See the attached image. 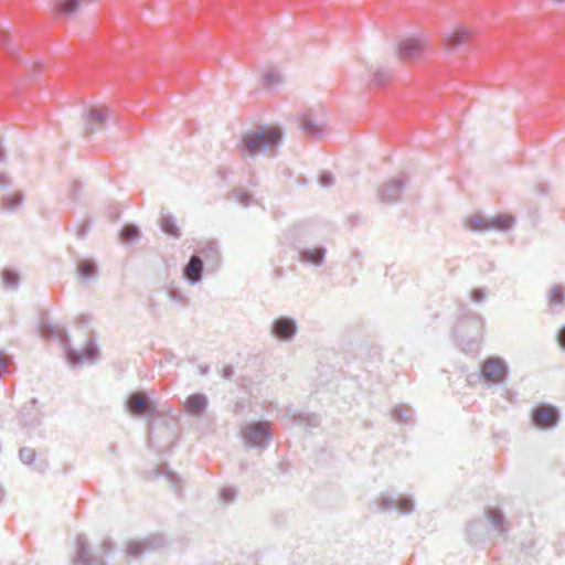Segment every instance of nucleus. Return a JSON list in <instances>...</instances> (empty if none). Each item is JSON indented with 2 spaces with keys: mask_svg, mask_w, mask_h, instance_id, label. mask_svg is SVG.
<instances>
[{
  "mask_svg": "<svg viewBox=\"0 0 565 565\" xmlns=\"http://www.w3.org/2000/svg\"><path fill=\"white\" fill-rule=\"evenodd\" d=\"M274 333L280 339H289L296 333V324L294 320L280 318L275 322Z\"/></svg>",
  "mask_w": 565,
  "mask_h": 565,
  "instance_id": "1a4fd4ad",
  "label": "nucleus"
},
{
  "mask_svg": "<svg viewBox=\"0 0 565 565\" xmlns=\"http://www.w3.org/2000/svg\"><path fill=\"white\" fill-rule=\"evenodd\" d=\"M41 332L44 337H49L51 334H56L57 337L63 335V332L60 329L50 326H43Z\"/></svg>",
  "mask_w": 565,
  "mask_h": 565,
  "instance_id": "c85d7f7f",
  "label": "nucleus"
},
{
  "mask_svg": "<svg viewBox=\"0 0 565 565\" xmlns=\"http://www.w3.org/2000/svg\"><path fill=\"white\" fill-rule=\"evenodd\" d=\"M477 34V31L467 25H457L444 34L443 43L446 47H457L468 43Z\"/></svg>",
  "mask_w": 565,
  "mask_h": 565,
  "instance_id": "7ed1b4c3",
  "label": "nucleus"
},
{
  "mask_svg": "<svg viewBox=\"0 0 565 565\" xmlns=\"http://www.w3.org/2000/svg\"><path fill=\"white\" fill-rule=\"evenodd\" d=\"M404 184L405 180L403 178H395L388 181L381 191L382 201L390 202L398 199Z\"/></svg>",
  "mask_w": 565,
  "mask_h": 565,
  "instance_id": "0eeeda50",
  "label": "nucleus"
},
{
  "mask_svg": "<svg viewBox=\"0 0 565 565\" xmlns=\"http://www.w3.org/2000/svg\"><path fill=\"white\" fill-rule=\"evenodd\" d=\"M507 373V365L500 359H488L483 364L482 374L491 382H502L505 379Z\"/></svg>",
  "mask_w": 565,
  "mask_h": 565,
  "instance_id": "39448f33",
  "label": "nucleus"
},
{
  "mask_svg": "<svg viewBox=\"0 0 565 565\" xmlns=\"http://www.w3.org/2000/svg\"><path fill=\"white\" fill-rule=\"evenodd\" d=\"M558 342H559L561 347L565 349V327L562 328L558 333Z\"/></svg>",
  "mask_w": 565,
  "mask_h": 565,
  "instance_id": "72a5a7b5",
  "label": "nucleus"
},
{
  "mask_svg": "<svg viewBox=\"0 0 565 565\" xmlns=\"http://www.w3.org/2000/svg\"><path fill=\"white\" fill-rule=\"evenodd\" d=\"M401 509L403 511H409L412 509V502L409 500H402L401 501Z\"/></svg>",
  "mask_w": 565,
  "mask_h": 565,
  "instance_id": "f704fd0d",
  "label": "nucleus"
},
{
  "mask_svg": "<svg viewBox=\"0 0 565 565\" xmlns=\"http://www.w3.org/2000/svg\"><path fill=\"white\" fill-rule=\"evenodd\" d=\"M301 255L305 260L311 262L316 265H319L322 263L324 253L322 249L316 248V249L305 250V252H302Z\"/></svg>",
  "mask_w": 565,
  "mask_h": 565,
  "instance_id": "4be33fe9",
  "label": "nucleus"
},
{
  "mask_svg": "<svg viewBox=\"0 0 565 565\" xmlns=\"http://www.w3.org/2000/svg\"><path fill=\"white\" fill-rule=\"evenodd\" d=\"M302 128L311 136H318L321 132V128L318 125L312 124L307 116L302 118Z\"/></svg>",
  "mask_w": 565,
  "mask_h": 565,
  "instance_id": "393cba45",
  "label": "nucleus"
},
{
  "mask_svg": "<svg viewBox=\"0 0 565 565\" xmlns=\"http://www.w3.org/2000/svg\"><path fill=\"white\" fill-rule=\"evenodd\" d=\"M281 137L282 134L278 127H262L258 130L245 134L237 148L243 157L255 156L276 148L280 143Z\"/></svg>",
  "mask_w": 565,
  "mask_h": 565,
  "instance_id": "f257e3e1",
  "label": "nucleus"
},
{
  "mask_svg": "<svg viewBox=\"0 0 565 565\" xmlns=\"http://www.w3.org/2000/svg\"><path fill=\"white\" fill-rule=\"evenodd\" d=\"M203 263L200 257L192 256L184 269L185 277L191 282H198L202 277Z\"/></svg>",
  "mask_w": 565,
  "mask_h": 565,
  "instance_id": "9d476101",
  "label": "nucleus"
},
{
  "mask_svg": "<svg viewBox=\"0 0 565 565\" xmlns=\"http://www.w3.org/2000/svg\"><path fill=\"white\" fill-rule=\"evenodd\" d=\"M425 49V43L418 38H407L399 42L398 54L402 58L418 56Z\"/></svg>",
  "mask_w": 565,
  "mask_h": 565,
  "instance_id": "423d86ee",
  "label": "nucleus"
},
{
  "mask_svg": "<svg viewBox=\"0 0 565 565\" xmlns=\"http://www.w3.org/2000/svg\"><path fill=\"white\" fill-rule=\"evenodd\" d=\"M558 417L557 409L551 405L537 406L532 413L533 424L543 429L555 426Z\"/></svg>",
  "mask_w": 565,
  "mask_h": 565,
  "instance_id": "20e7f679",
  "label": "nucleus"
},
{
  "mask_svg": "<svg viewBox=\"0 0 565 565\" xmlns=\"http://www.w3.org/2000/svg\"><path fill=\"white\" fill-rule=\"evenodd\" d=\"M514 218L511 215H499L490 221V228L508 230L512 226Z\"/></svg>",
  "mask_w": 565,
  "mask_h": 565,
  "instance_id": "6ab92c4d",
  "label": "nucleus"
},
{
  "mask_svg": "<svg viewBox=\"0 0 565 565\" xmlns=\"http://www.w3.org/2000/svg\"><path fill=\"white\" fill-rule=\"evenodd\" d=\"M206 406V398L202 394L190 395L184 404V409L189 414L198 415L204 411Z\"/></svg>",
  "mask_w": 565,
  "mask_h": 565,
  "instance_id": "9b49d317",
  "label": "nucleus"
},
{
  "mask_svg": "<svg viewBox=\"0 0 565 565\" xmlns=\"http://www.w3.org/2000/svg\"><path fill=\"white\" fill-rule=\"evenodd\" d=\"M242 437L249 446H263L271 437L270 425L267 422L248 424L244 427Z\"/></svg>",
  "mask_w": 565,
  "mask_h": 565,
  "instance_id": "f03ea898",
  "label": "nucleus"
},
{
  "mask_svg": "<svg viewBox=\"0 0 565 565\" xmlns=\"http://www.w3.org/2000/svg\"><path fill=\"white\" fill-rule=\"evenodd\" d=\"M320 182H321L322 185L328 186V185L332 184L333 178H332V175L330 173H323L320 177Z\"/></svg>",
  "mask_w": 565,
  "mask_h": 565,
  "instance_id": "7c9ffc66",
  "label": "nucleus"
},
{
  "mask_svg": "<svg viewBox=\"0 0 565 565\" xmlns=\"http://www.w3.org/2000/svg\"><path fill=\"white\" fill-rule=\"evenodd\" d=\"M128 409L134 415H141L151 412L152 407L148 404L145 395L135 393L128 399Z\"/></svg>",
  "mask_w": 565,
  "mask_h": 565,
  "instance_id": "6e6552de",
  "label": "nucleus"
},
{
  "mask_svg": "<svg viewBox=\"0 0 565 565\" xmlns=\"http://www.w3.org/2000/svg\"><path fill=\"white\" fill-rule=\"evenodd\" d=\"M96 354H97V348L94 343L90 342L86 345L85 352L79 353V354L70 352L68 359L72 363H78L84 360H93L96 356Z\"/></svg>",
  "mask_w": 565,
  "mask_h": 565,
  "instance_id": "2eb2a0df",
  "label": "nucleus"
},
{
  "mask_svg": "<svg viewBox=\"0 0 565 565\" xmlns=\"http://www.w3.org/2000/svg\"><path fill=\"white\" fill-rule=\"evenodd\" d=\"M78 271L82 276L84 277H88L90 275L94 274L95 271V266L94 264L89 263V262H83L79 264L78 266Z\"/></svg>",
  "mask_w": 565,
  "mask_h": 565,
  "instance_id": "bb28decb",
  "label": "nucleus"
},
{
  "mask_svg": "<svg viewBox=\"0 0 565 565\" xmlns=\"http://www.w3.org/2000/svg\"><path fill=\"white\" fill-rule=\"evenodd\" d=\"M10 360L0 352V376L9 372Z\"/></svg>",
  "mask_w": 565,
  "mask_h": 565,
  "instance_id": "cd10ccee",
  "label": "nucleus"
},
{
  "mask_svg": "<svg viewBox=\"0 0 565 565\" xmlns=\"http://www.w3.org/2000/svg\"><path fill=\"white\" fill-rule=\"evenodd\" d=\"M8 184H9V178L6 174L0 173V188L6 186Z\"/></svg>",
  "mask_w": 565,
  "mask_h": 565,
  "instance_id": "c9c22d12",
  "label": "nucleus"
},
{
  "mask_svg": "<svg viewBox=\"0 0 565 565\" xmlns=\"http://www.w3.org/2000/svg\"><path fill=\"white\" fill-rule=\"evenodd\" d=\"M85 0H54L53 10L61 14H72L78 10Z\"/></svg>",
  "mask_w": 565,
  "mask_h": 565,
  "instance_id": "f8f14e48",
  "label": "nucleus"
},
{
  "mask_svg": "<svg viewBox=\"0 0 565 565\" xmlns=\"http://www.w3.org/2000/svg\"><path fill=\"white\" fill-rule=\"evenodd\" d=\"M488 519L492 523V525L498 529L501 532L507 531V525L504 521L503 514L500 512V510L495 508H491L488 510Z\"/></svg>",
  "mask_w": 565,
  "mask_h": 565,
  "instance_id": "dca6fc26",
  "label": "nucleus"
},
{
  "mask_svg": "<svg viewBox=\"0 0 565 565\" xmlns=\"http://www.w3.org/2000/svg\"><path fill=\"white\" fill-rule=\"evenodd\" d=\"M2 279L6 286L15 287L18 285V274L11 270H7L2 275Z\"/></svg>",
  "mask_w": 565,
  "mask_h": 565,
  "instance_id": "a878e982",
  "label": "nucleus"
},
{
  "mask_svg": "<svg viewBox=\"0 0 565 565\" xmlns=\"http://www.w3.org/2000/svg\"><path fill=\"white\" fill-rule=\"evenodd\" d=\"M490 222L484 221L481 216H473L467 220V226L473 231H483L490 228Z\"/></svg>",
  "mask_w": 565,
  "mask_h": 565,
  "instance_id": "5701e85b",
  "label": "nucleus"
},
{
  "mask_svg": "<svg viewBox=\"0 0 565 565\" xmlns=\"http://www.w3.org/2000/svg\"><path fill=\"white\" fill-rule=\"evenodd\" d=\"M139 235V231L134 225H126L120 232V238L122 242H131Z\"/></svg>",
  "mask_w": 565,
  "mask_h": 565,
  "instance_id": "b1692460",
  "label": "nucleus"
},
{
  "mask_svg": "<svg viewBox=\"0 0 565 565\" xmlns=\"http://www.w3.org/2000/svg\"><path fill=\"white\" fill-rule=\"evenodd\" d=\"M23 202V195L20 192H13L1 199V209L4 211H15Z\"/></svg>",
  "mask_w": 565,
  "mask_h": 565,
  "instance_id": "ddd939ff",
  "label": "nucleus"
},
{
  "mask_svg": "<svg viewBox=\"0 0 565 565\" xmlns=\"http://www.w3.org/2000/svg\"><path fill=\"white\" fill-rule=\"evenodd\" d=\"M471 297L475 301H481L484 297L483 291L481 289H475L471 292Z\"/></svg>",
  "mask_w": 565,
  "mask_h": 565,
  "instance_id": "473e14b6",
  "label": "nucleus"
},
{
  "mask_svg": "<svg viewBox=\"0 0 565 565\" xmlns=\"http://www.w3.org/2000/svg\"><path fill=\"white\" fill-rule=\"evenodd\" d=\"M550 306H562L564 303V289L561 286H554L548 294Z\"/></svg>",
  "mask_w": 565,
  "mask_h": 565,
  "instance_id": "412c9836",
  "label": "nucleus"
},
{
  "mask_svg": "<svg viewBox=\"0 0 565 565\" xmlns=\"http://www.w3.org/2000/svg\"><path fill=\"white\" fill-rule=\"evenodd\" d=\"M161 230L167 233L168 235H171V236H175L178 237L179 236V228L173 220V217L171 216H163L161 218Z\"/></svg>",
  "mask_w": 565,
  "mask_h": 565,
  "instance_id": "aec40b11",
  "label": "nucleus"
},
{
  "mask_svg": "<svg viewBox=\"0 0 565 565\" xmlns=\"http://www.w3.org/2000/svg\"><path fill=\"white\" fill-rule=\"evenodd\" d=\"M108 115V109L105 107L94 108L89 111L88 120L92 126H98L104 122Z\"/></svg>",
  "mask_w": 565,
  "mask_h": 565,
  "instance_id": "a211bd4d",
  "label": "nucleus"
},
{
  "mask_svg": "<svg viewBox=\"0 0 565 565\" xmlns=\"http://www.w3.org/2000/svg\"><path fill=\"white\" fill-rule=\"evenodd\" d=\"M234 494L235 493L232 489H223L221 492V495L225 501L232 500L234 498Z\"/></svg>",
  "mask_w": 565,
  "mask_h": 565,
  "instance_id": "2f4dec72",
  "label": "nucleus"
},
{
  "mask_svg": "<svg viewBox=\"0 0 565 565\" xmlns=\"http://www.w3.org/2000/svg\"><path fill=\"white\" fill-rule=\"evenodd\" d=\"M103 546H104V547H105V550H107V551H108V550H110V548L113 547V546H111V543H110V542H108V541L104 542Z\"/></svg>",
  "mask_w": 565,
  "mask_h": 565,
  "instance_id": "e433bc0d",
  "label": "nucleus"
},
{
  "mask_svg": "<svg viewBox=\"0 0 565 565\" xmlns=\"http://www.w3.org/2000/svg\"><path fill=\"white\" fill-rule=\"evenodd\" d=\"M88 561V545L84 536H78L76 540V557L75 562L85 565Z\"/></svg>",
  "mask_w": 565,
  "mask_h": 565,
  "instance_id": "4468645a",
  "label": "nucleus"
},
{
  "mask_svg": "<svg viewBox=\"0 0 565 565\" xmlns=\"http://www.w3.org/2000/svg\"><path fill=\"white\" fill-rule=\"evenodd\" d=\"M149 547L150 544L148 541H132L127 544V554L137 557L149 550Z\"/></svg>",
  "mask_w": 565,
  "mask_h": 565,
  "instance_id": "f3484780",
  "label": "nucleus"
},
{
  "mask_svg": "<svg viewBox=\"0 0 565 565\" xmlns=\"http://www.w3.org/2000/svg\"><path fill=\"white\" fill-rule=\"evenodd\" d=\"M20 458L25 462H31L34 458V454L31 449L20 450Z\"/></svg>",
  "mask_w": 565,
  "mask_h": 565,
  "instance_id": "c756f323",
  "label": "nucleus"
}]
</instances>
